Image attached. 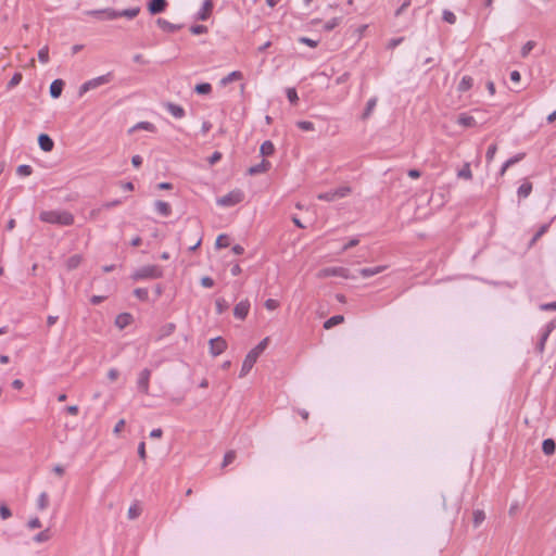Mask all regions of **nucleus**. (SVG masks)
Wrapping results in <instances>:
<instances>
[{"instance_id":"obj_35","label":"nucleus","mask_w":556,"mask_h":556,"mask_svg":"<svg viewBox=\"0 0 556 556\" xmlns=\"http://www.w3.org/2000/svg\"><path fill=\"white\" fill-rule=\"evenodd\" d=\"M81 261H83V257L79 254H74V255L70 256L66 261L67 269L73 270V269L77 268L80 265Z\"/></svg>"},{"instance_id":"obj_48","label":"nucleus","mask_w":556,"mask_h":556,"mask_svg":"<svg viewBox=\"0 0 556 556\" xmlns=\"http://www.w3.org/2000/svg\"><path fill=\"white\" fill-rule=\"evenodd\" d=\"M141 514V508L137 505V504H132L129 508H128V518L134 520L136 518H138Z\"/></svg>"},{"instance_id":"obj_47","label":"nucleus","mask_w":556,"mask_h":556,"mask_svg":"<svg viewBox=\"0 0 556 556\" xmlns=\"http://www.w3.org/2000/svg\"><path fill=\"white\" fill-rule=\"evenodd\" d=\"M296 126L301 130H303V131H313V130H315L314 123H312L309 121H299V122H296Z\"/></svg>"},{"instance_id":"obj_3","label":"nucleus","mask_w":556,"mask_h":556,"mask_svg":"<svg viewBox=\"0 0 556 556\" xmlns=\"http://www.w3.org/2000/svg\"><path fill=\"white\" fill-rule=\"evenodd\" d=\"M164 270L160 265H146L136 269L130 278L134 281L152 280L162 278Z\"/></svg>"},{"instance_id":"obj_31","label":"nucleus","mask_w":556,"mask_h":556,"mask_svg":"<svg viewBox=\"0 0 556 556\" xmlns=\"http://www.w3.org/2000/svg\"><path fill=\"white\" fill-rule=\"evenodd\" d=\"M242 73L240 71H233L229 73L227 76L220 79V85L226 86L235 80H239L242 78Z\"/></svg>"},{"instance_id":"obj_34","label":"nucleus","mask_w":556,"mask_h":556,"mask_svg":"<svg viewBox=\"0 0 556 556\" xmlns=\"http://www.w3.org/2000/svg\"><path fill=\"white\" fill-rule=\"evenodd\" d=\"M532 191V184L529 181H526L521 184L517 190V194L519 198H528Z\"/></svg>"},{"instance_id":"obj_18","label":"nucleus","mask_w":556,"mask_h":556,"mask_svg":"<svg viewBox=\"0 0 556 556\" xmlns=\"http://www.w3.org/2000/svg\"><path fill=\"white\" fill-rule=\"evenodd\" d=\"M269 168H270V162L263 159L258 164L251 166L248 169V174L251 176H255V175L267 172Z\"/></svg>"},{"instance_id":"obj_54","label":"nucleus","mask_w":556,"mask_h":556,"mask_svg":"<svg viewBox=\"0 0 556 556\" xmlns=\"http://www.w3.org/2000/svg\"><path fill=\"white\" fill-rule=\"evenodd\" d=\"M298 41L300 43L306 45V46H308L311 48H316L318 46V40H315V39H312V38H308V37H304V36L299 37Z\"/></svg>"},{"instance_id":"obj_1","label":"nucleus","mask_w":556,"mask_h":556,"mask_svg":"<svg viewBox=\"0 0 556 556\" xmlns=\"http://www.w3.org/2000/svg\"><path fill=\"white\" fill-rule=\"evenodd\" d=\"M39 219L43 223L60 225V226H72L74 224V215L67 211H42L39 214Z\"/></svg>"},{"instance_id":"obj_27","label":"nucleus","mask_w":556,"mask_h":556,"mask_svg":"<svg viewBox=\"0 0 556 556\" xmlns=\"http://www.w3.org/2000/svg\"><path fill=\"white\" fill-rule=\"evenodd\" d=\"M377 102H378L377 97H372L367 101L364 112L362 114V119L365 121V119L369 118V116L371 115L372 111L375 110V108L377 105Z\"/></svg>"},{"instance_id":"obj_9","label":"nucleus","mask_w":556,"mask_h":556,"mask_svg":"<svg viewBox=\"0 0 556 556\" xmlns=\"http://www.w3.org/2000/svg\"><path fill=\"white\" fill-rule=\"evenodd\" d=\"M210 353L215 357L227 349V342L223 337L212 338L208 341Z\"/></svg>"},{"instance_id":"obj_12","label":"nucleus","mask_w":556,"mask_h":556,"mask_svg":"<svg viewBox=\"0 0 556 556\" xmlns=\"http://www.w3.org/2000/svg\"><path fill=\"white\" fill-rule=\"evenodd\" d=\"M250 306V301L248 299L240 301L233 308V316L237 319L244 320L249 314Z\"/></svg>"},{"instance_id":"obj_38","label":"nucleus","mask_w":556,"mask_h":556,"mask_svg":"<svg viewBox=\"0 0 556 556\" xmlns=\"http://www.w3.org/2000/svg\"><path fill=\"white\" fill-rule=\"evenodd\" d=\"M472 522L475 528H478L485 519V514L481 509H476L472 513Z\"/></svg>"},{"instance_id":"obj_15","label":"nucleus","mask_w":556,"mask_h":556,"mask_svg":"<svg viewBox=\"0 0 556 556\" xmlns=\"http://www.w3.org/2000/svg\"><path fill=\"white\" fill-rule=\"evenodd\" d=\"M65 83L61 78L54 79L49 88V93L52 99H58L61 97L63 89H64Z\"/></svg>"},{"instance_id":"obj_51","label":"nucleus","mask_w":556,"mask_h":556,"mask_svg":"<svg viewBox=\"0 0 556 556\" xmlns=\"http://www.w3.org/2000/svg\"><path fill=\"white\" fill-rule=\"evenodd\" d=\"M442 20L448 24H455L456 15L450 10H444L442 13Z\"/></svg>"},{"instance_id":"obj_37","label":"nucleus","mask_w":556,"mask_h":556,"mask_svg":"<svg viewBox=\"0 0 556 556\" xmlns=\"http://www.w3.org/2000/svg\"><path fill=\"white\" fill-rule=\"evenodd\" d=\"M216 313L222 315L229 308V303L224 298H218L215 301Z\"/></svg>"},{"instance_id":"obj_52","label":"nucleus","mask_w":556,"mask_h":556,"mask_svg":"<svg viewBox=\"0 0 556 556\" xmlns=\"http://www.w3.org/2000/svg\"><path fill=\"white\" fill-rule=\"evenodd\" d=\"M190 33L192 35H202L207 33V27L202 24H194L190 27Z\"/></svg>"},{"instance_id":"obj_21","label":"nucleus","mask_w":556,"mask_h":556,"mask_svg":"<svg viewBox=\"0 0 556 556\" xmlns=\"http://www.w3.org/2000/svg\"><path fill=\"white\" fill-rule=\"evenodd\" d=\"M154 206L157 213L163 217H168L172 214V206L165 201L157 200L155 201Z\"/></svg>"},{"instance_id":"obj_10","label":"nucleus","mask_w":556,"mask_h":556,"mask_svg":"<svg viewBox=\"0 0 556 556\" xmlns=\"http://www.w3.org/2000/svg\"><path fill=\"white\" fill-rule=\"evenodd\" d=\"M151 377V370L148 368L142 369L139 372L138 379H137V388L138 391L148 394L149 393V381Z\"/></svg>"},{"instance_id":"obj_28","label":"nucleus","mask_w":556,"mask_h":556,"mask_svg":"<svg viewBox=\"0 0 556 556\" xmlns=\"http://www.w3.org/2000/svg\"><path fill=\"white\" fill-rule=\"evenodd\" d=\"M343 321H344L343 315H333L324 323V328L328 330V329L333 328L337 325L342 324Z\"/></svg>"},{"instance_id":"obj_41","label":"nucleus","mask_w":556,"mask_h":556,"mask_svg":"<svg viewBox=\"0 0 556 556\" xmlns=\"http://www.w3.org/2000/svg\"><path fill=\"white\" fill-rule=\"evenodd\" d=\"M286 96H287V99L288 101L292 104V105H296L298 102H299V96H298V91L295 88H287L286 90Z\"/></svg>"},{"instance_id":"obj_20","label":"nucleus","mask_w":556,"mask_h":556,"mask_svg":"<svg viewBox=\"0 0 556 556\" xmlns=\"http://www.w3.org/2000/svg\"><path fill=\"white\" fill-rule=\"evenodd\" d=\"M134 321V317L130 313H121L115 318V325L119 329L128 327Z\"/></svg>"},{"instance_id":"obj_44","label":"nucleus","mask_w":556,"mask_h":556,"mask_svg":"<svg viewBox=\"0 0 556 556\" xmlns=\"http://www.w3.org/2000/svg\"><path fill=\"white\" fill-rule=\"evenodd\" d=\"M132 293L138 300L142 302L149 301V292L146 288H136Z\"/></svg>"},{"instance_id":"obj_63","label":"nucleus","mask_w":556,"mask_h":556,"mask_svg":"<svg viewBox=\"0 0 556 556\" xmlns=\"http://www.w3.org/2000/svg\"><path fill=\"white\" fill-rule=\"evenodd\" d=\"M279 306V302L277 300H274V299H267L265 301V307L269 311H274L276 309L277 307Z\"/></svg>"},{"instance_id":"obj_61","label":"nucleus","mask_w":556,"mask_h":556,"mask_svg":"<svg viewBox=\"0 0 556 556\" xmlns=\"http://www.w3.org/2000/svg\"><path fill=\"white\" fill-rule=\"evenodd\" d=\"M201 286L204 288H212L214 286V279L210 276H204L200 281Z\"/></svg>"},{"instance_id":"obj_62","label":"nucleus","mask_w":556,"mask_h":556,"mask_svg":"<svg viewBox=\"0 0 556 556\" xmlns=\"http://www.w3.org/2000/svg\"><path fill=\"white\" fill-rule=\"evenodd\" d=\"M359 243V240L357 238L350 239L343 247L342 252L348 251L354 247H356Z\"/></svg>"},{"instance_id":"obj_26","label":"nucleus","mask_w":556,"mask_h":556,"mask_svg":"<svg viewBox=\"0 0 556 556\" xmlns=\"http://www.w3.org/2000/svg\"><path fill=\"white\" fill-rule=\"evenodd\" d=\"M542 451L547 456L553 455L556 451V442L554 441V439L548 438L543 440Z\"/></svg>"},{"instance_id":"obj_23","label":"nucleus","mask_w":556,"mask_h":556,"mask_svg":"<svg viewBox=\"0 0 556 556\" xmlns=\"http://www.w3.org/2000/svg\"><path fill=\"white\" fill-rule=\"evenodd\" d=\"M176 330V324L167 323L159 329L157 340L170 336Z\"/></svg>"},{"instance_id":"obj_24","label":"nucleus","mask_w":556,"mask_h":556,"mask_svg":"<svg viewBox=\"0 0 556 556\" xmlns=\"http://www.w3.org/2000/svg\"><path fill=\"white\" fill-rule=\"evenodd\" d=\"M457 123L464 127H475L477 125L475 117L466 113L459 114Z\"/></svg>"},{"instance_id":"obj_22","label":"nucleus","mask_w":556,"mask_h":556,"mask_svg":"<svg viewBox=\"0 0 556 556\" xmlns=\"http://www.w3.org/2000/svg\"><path fill=\"white\" fill-rule=\"evenodd\" d=\"M139 12H140L139 7L128 8V9H124L121 11L116 10L117 18L126 17V18L132 20L139 14Z\"/></svg>"},{"instance_id":"obj_32","label":"nucleus","mask_w":556,"mask_h":556,"mask_svg":"<svg viewBox=\"0 0 556 556\" xmlns=\"http://www.w3.org/2000/svg\"><path fill=\"white\" fill-rule=\"evenodd\" d=\"M548 224H543L529 241L528 248H532L536 243V241L548 230Z\"/></svg>"},{"instance_id":"obj_4","label":"nucleus","mask_w":556,"mask_h":556,"mask_svg":"<svg viewBox=\"0 0 556 556\" xmlns=\"http://www.w3.org/2000/svg\"><path fill=\"white\" fill-rule=\"evenodd\" d=\"M318 278L341 277L344 279H357L358 275L352 274L346 267H325L318 274Z\"/></svg>"},{"instance_id":"obj_14","label":"nucleus","mask_w":556,"mask_h":556,"mask_svg":"<svg viewBox=\"0 0 556 556\" xmlns=\"http://www.w3.org/2000/svg\"><path fill=\"white\" fill-rule=\"evenodd\" d=\"M162 105L166 109V111L172 114L175 118H182L186 115L185 109L174 102L166 101L163 102Z\"/></svg>"},{"instance_id":"obj_57","label":"nucleus","mask_w":556,"mask_h":556,"mask_svg":"<svg viewBox=\"0 0 556 556\" xmlns=\"http://www.w3.org/2000/svg\"><path fill=\"white\" fill-rule=\"evenodd\" d=\"M12 516L11 509L5 504H0V517L5 520Z\"/></svg>"},{"instance_id":"obj_13","label":"nucleus","mask_w":556,"mask_h":556,"mask_svg":"<svg viewBox=\"0 0 556 556\" xmlns=\"http://www.w3.org/2000/svg\"><path fill=\"white\" fill-rule=\"evenodd\" d=\"M214 8L213 0H204L202 8L195 14L197 21H206L210 18Z\"/></svg>"},{"instance_id":"obj_53","label":"nucleus","mask_w":556,"mask_h":556,"mask_svg":"<svg viewBox=\"0 0 556 556\" xmlns=\"http://www.w3.org/2000/svg\"><path fill=\"white\" fill-rule=\"evenodd\" d=\"M38 60L41 63H48L49 61V48L46 46L38 51Z\"/></svg>"},{"instance_id":"obj_11","label":"nucleus","mask_w":556,"mask_h":556,"mask_svg":"<svg viewBox=\"0 0 556 556\" xmlns=\"http://www.w3.org/2000/svg\"><path fill=\"white\" fill-rule=\"evenodd\" d=\"M167 7V0H149L147 2V10L151 15H157L165 12Z\"/></svg>"},{"instance_id":"obj_50","label":"nucleus","mask_w":556,"mask_h":556,"mask_svg":"<svg viewBox=\"0 0 556 556\" xmlns=\"http://www.w3.org/2000/svg\"><path fill=\"white\" fill-rule=\"evenodd\" d=\"M236 459V452L235 451H228L225 455H224V459H223V463H222V467H227L228 465H230L231 463H233V460Z\"/></svg>"},{"instance_id":"obj_19","label":"nucleus","mask_w":556,"mask_h":556,"mask_svg":"<svg viewBox=\"0 0 556 556\" xmlns=\"http://www.w3.org/2000/svg\"><path fill=\"white\" fill-rule=\"evenodd\" d=\"M386 268H387V266L379 265V266H375V267L361 268L359 270H357V273L363 278H370L377 274L382 273L383 270H386Z\"/></svg>"},{"instance_id":"obj_56","label":"nucleus","mask_w":556,"mask_h":556,"mask_svg":"<svg viewBox=\"0 0 556 556\" xmlns=\"http://www.w3.org/2000/svg\"><path fill=\"white\" fill-rule=\"evenodd\" d=\"M525 156H526V153H523V152H522V153H518V154H516V155L511 156L510 159H508V160L505 162V164H506V166L510 167V166H513L514 164H516V163L520 162Z\"/></svg>"},{"instance_id":"obj_17","label":"nucleus","mask_w":556,"mask_h":556,"mask_svg":"<svg viewBox=\"0 0 556 556\" xmlns=\"http://www.w3.org/2000/svg\"><path fill=\"white\" fill-rule=\"evenodd\" d=\"M38 144L43 152H51L54 148L53 139L43 132L38 136Z\"/></svg>"},{"instance_id":"obj_58","label":"nucleus","mask_w":556,"mask_h":556,"mask_svg":"<svg viewBox=\"0 0 556 556\" xmlns=\"http://www.w3.org/2000/svg\"><path fill=\"white\" fill-rule=\"evenodd\" d=\"M555 329H556V317L553 318L551 321H548L542 331L549 336Z\"/></svg>"},{"instance_id":"obj_55","label":"nucleus","mask_w":556,"mask_h":556,"mask_svg":"<svg viewBox=\"0 0 556 556\" xmlns=\"http://www.w3.org/2000/svg\"><path fill=\"white\" fill-rule=\"evenodd\" d=\"M496 151H497V146L495 143L490 144L488 147V150L485 153V159L488 162H491L494 159Z\"/></svg>"},{"instance_id":"obj_60","label":"nucleus","mask_w":556,"mask_h":556,"mask_svg":"<svg viewBox=\"0 0 556 556\" xmlns=\"http://www.w3.org/2000/svg\"><path fill=\"white\" fill-rule=\"evenodd\" d=\"M535 42L534 41H528L523 45L521 48V55L526 56L529 54V52L534 48Z\"/></svg>"},{"instance_id":"obj_40","label":"nucleus","mask_w":556,"mask_h":556,"mask_svg":"<svg viewBox=\"0 0 556 556\" xmlns=\"http://www.w3.org/2000/svg\"><path fill=\"white\" fill-rule=\"evenodd\" d=\"M49 505V496L46 492H42L39 494L38 496V500H37V508L39 510H43L48 507Z\"/></svg>"},{"instance_id":"obj_5","label":"nucleus","mask_w":556,"mask_h":556,"mask_svg":"<svg viewBox=\"0 0 556 556\" xmlns=\"http://www.w3.org/2000/svg\"><path fill=\"white\" fill-rule=\"evenodd\" d=\"M113 79V73L109 72L104 75L98 76L96 78H92L90 80L85 81L78 90V96L83 97L86 92H88L91 89H94L99 86H102L104 84L111 83Z\"/></svg>"},{"instance_id":"obj_64","label":"nucleus","mask_w":556,"mask_h":556,"mask_svg":"<svg viewBox=\"0 0 556 556\" xmlns=\"http://www.w3.org/2000/svg\"><path fill=\"white\" fill-rule=\"evenodd\" d=\"M223 157V154L219 152V151H215L213 152V154L208 157V163L210 164H216L217 162H219Z\"/></svg>"},{"instance_id":"obj_16","label":"nucleus","mask_w":556,"mask_h":556,"mask_svg":"<svg viewBox=\"0 0 556 556\" xmlns=\"http://www.w3.org/2000/svg\"><path fill=\"white\" fill-rule=\"evenodd\" d=\"M156 25L164 31L166 33H169V34H173V33H176L178 31L179 29L182 28V25L181 24H173L170 22H168L167 20L165 18H162V17H159L156 20Z\"/></svg>"},{"instance_id":"obj_29","label":"nucleus","mask_w":556,"mask_h":556,"mask_svg":"<svg viewBox=\"0 0 556 556\" xmlns=\"http://www.w3.org/2000/svg\"><path fill=\"white\" fill-rule=\"evenodd\" d=\"M139 129L151 131V132L156 131V127L154 124H152L150 122H139L132 128H130L129 132H132V131L139 130Z\"/></svg>"},{"instance_id":"obj_8","label":"nucleus","mask_w":556,"mask_h":556,"mask_svg":"<svg viewBox=\"0 0 556 556\" xmlns=\"http://www.w3.org/2000/svg\"><path fill=\"white\" fill-rule=\"evenodd\" d=\"M85 14L93 16L99 21H113L117 18L116 10L112 8L88 10L85 12Z\"/></svg>"},{"instance_id":"obj_25","label":"nucleus","mask_w":556,"mask_h":556,"mask_svg":"<svg viewBox=\"0 0 556 556\" xmlns=\"http://www.w3.org/2000/svg\"><path fill=\"white\" fill-rule=\"evenodd\" d=\"M260 153L263 157H268L275 153V146L270 140H265L260 148Z\"/></svg>"},{"instance_id":"obj_2","label":"nucleus","mask_w":556,"mask_h":556,"mask_svg":"<svg viewBox=\"0 0 556 556\" xmlns=\"http://www.w3.org/2000/svg\"><path fill=\"white\" fill-rule=\"evenodd\" d=\"M269 342V338H264L262 341L258 342V344L253 348L243 359L241 370L239 374V377H245L250 370L253 368L254 364L256 363L260 355L264 352V350L267 348Z\"/></svg>"},{"instance_id":"obj_42","label":"nucleus","mask_w":556,"mask_h":556,"mask_svg":"<svg viewBox=\"0 0 556 556\" xmlns=\"http://www.w3.org/2000/svg\"><path fill=\"white\" fill-rule=\"evenodd\" d=\"M51 538V532H50V529H45L43 531L37 533L33 540L36 542V543H43L48 540H50Z\"/></svg>"},{"instance_id":"obj_39","label":"nucleus","mask_w":556,"mask_h":556,"mask_svg":"<svg viewBox=\"0 0 556 556\" xmlns=\"http://www.w3.org/2000/svg\"><path fill=\"white\" fill-rule=\"evenodd\" d=\"M229 237L226 233H220L215 241L216 249H224L229 247Z\"/></svg>"},{"instance_id":"obj_33","label":"nucleus","mask_w":556,"mask_h":556,"mask_svg":"<svg viewBox=\"0 0 556 556\" xmlns=\"http://www.w3.org/2000/svg\"><path fill=\"white\" fill-rule=\"evenodd\" d=\"M193 91L197 94L206 96L212 92V85L210 83H200L194 86Z\"/></svg>"},{"instance_id":"obj_45","label":"nucleus","mask_w":556,"mask_h":556,"mask_svg":"<svg viewBox=\"0 0 556 556\" xmlns=\"http://www.w3.org/2000/svg\"><path fill=\"white\" fill-rule=\"evenodd\" d=\"M22 79L23 75L20 72L14 73L11 79L9 80L7 88L12 89L16 87L22 81Z\"/></svg>"},{"instance_id":"obj_30","label":"nucleus","mask_w":556,"mask_h":556,"mask_svg":"<svg viewBox=\"0 0 556 556\" xmlns=\"http://www.w3.org/2000/svg\"><path fill=\"white\" fill-rule=\"evenodd\" d=\"M473 86V78L470 76H464L458 84L457 90L459 92H466Z\"/></svg>"},{"instance_id":"obj_46","label":"nucleus","mask_w":556,"mask_h":556,"mask_svg":"<svg viewBox=\"0 0 556 556\" xmlns=\"http://www.w3.org/2000/svg\"><path fill=\"white\" fill-rule=\"evenodd\" d=\"M33 173V167L30 165H27V164H22L20 166H17L16 168V174L20 175V176H29L31 175Z\"/></svg>"},{"instance_id":"obj_59","label":"nucleus","mask_w":556,"mask_h":556,"mask_svg":"<svg viewBox=\"0 0 556 556\" xmlns=\"http://www.w3.org/2000/svg\"><path fill=\"white\" fill-rule=\"evenodd\" d=\"M27 527L33 530L41 528L42 525L38 517H34L28 520Z\"/></svg>"},{"instance_id":"obj_36","label":"nucleus","mask_w":556,"mask_h":556,"mask_svg":"<svg viewBox=\"0 0 556 556\" xmlns=\"http://www.w3.org/2000/svg\"><path fill=\"white\" fill-rule=\"evenodd\" d=\"M457 177L466 180L472 178V173L469 163H465L464 166L457 172Z\"/></svg>"},{"instance_id":"obj_43","label":"nucleus","mask_w":556,"mask_h":556,"mask_svg":"<svg viewBox=\"0 0 556 556\" xmlns=\"http://www.w3.org/2000/svg\"><path fill=\"white\" fill-rule=\"evenodd\" d=\"M341 22H342V17L341 16L333 17V18H331V20H329L328 22L325 23L324 30L325 31H331L337 26H339Z\"/></svg>"},{"instance_id":"obj_7","label":"nucleus","mask_w":556,"mask_h":556,"mask_svg":"<svg viewBox=\"0 0 556 556\" xmlns=\"http://www.w3.org/2000/svg\"><path fill=\"white\" fill-rule=\"evenodd\" d=\"M351 193V188L348 186H341L336 189H331L329 191L323 192L318 194V199L327 202H332L338 199H342L348 197Z\"/></svg>"},{"instance_id":"obj_6","label":"nucleus","mask_w":556,"mask_h":556,"mask_svg":"<svg viewBox=\"0 0 556 556\" xmlns=\"http://www.w3.org/2000/svg\"><path fill=\"white\" fill-rule=\"evenodd\" d=\"M244 200V192L240 189H235L227 194L217 199V204L225 207L233 206Z\"/></svg>"},{"instance_id":"obj_49","label":"nucleus","mask_w":556,"mask_h":556,"mask_svg":"<svg viewBox=\"0 0 556 556\" xmlns=\"http://www.w3.org/2000/svg\"><path fill=\"white\" fill-rule=\"evenodd\" d=\"M548 337H549V336H548L547 333H545V332H543V331H542L541 337H540V340H539V342H538V344H536V348H535V349H536V351H538L540 354H542V353L544 352V350H545V343H546V341H547Z\"/></svg>"}]
</instances>
